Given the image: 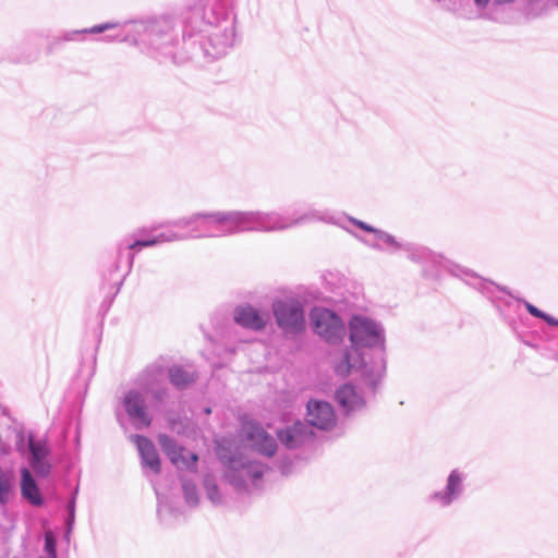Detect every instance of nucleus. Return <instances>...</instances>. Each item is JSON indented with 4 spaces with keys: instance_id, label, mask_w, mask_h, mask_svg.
I'll return each mask as SVG.
<instances>
[{
    "instance_id": "obj_1",
    "label": "nucleus",
    "mask_w": 558,
    "mask_h": 558,
    "mask_svg": "<svg viewBox=\"0 0 558 558\" xmlns=\"http://www.w3.org/2000/svg\"><path fill=\"white\" fill-rule=\"evenodd\" d=\"M272 312L278 326L286 332L296 333L304 329L303 310L296 300L287 299L274 302Z\"/></svg>"
},
{
    "instance_id": "obj_2",
    "label": "nucleus",
    "mask_w": 558,
    "mask_h": 558,
    "mask_svg": "<svg viewBox=\"0 0 558 558\" xmlns=\"http://www.w3.org/2000/svg\"><path fill=\"white\" fill-rule=\"evenodd\" d=\"M311 320L318 335L328 341H336L344 335V325L341 319L327 308H314Z\"/></svg>"
},
{
    "instance_id": "obj_3",
    "label": "nucleus",
    "mask_w": 558,
    "mask_h": 558,
    "mask_svg": "<svg viewBox=\"0 0 558 558\" xmlns=\"http://www.w3.org/2000/svg\"><path fill=\"white\" fill-rule=\"evenodd\" d=\"M242 435L253 448L266 456H272L277 449L272 436L253 421L243 422Z\"/></svg>"
},
{
    "instance_id": "obj_4",
    "label": "nucleus",
    "mask_w": 558,
    "mask_h": 558,
    "mask_svg": "<svg viewBox=\"0 0 558 558\" xmlns=\"http://www.w3.org/2000/svg\"><path fill=\"white\" fill-rule=\"evenodd\" d=\"M159 442L165 453L177 468L186 469L193 472L197 471L198 456L196 453H190L189 457L184 456L185 449L178 446L167 435H160Z\"/></svg>"
},
{
    "instance_id": "obj_5",
    "label": "nucleus",
    "mask_w": 558,
    "mask_h": 558,
    "mask_svg": "<svg viewBox=\"0 0 558 558\" xmlns=\"http://www.w3.org/2000/svg\"><path fill=\"white\" fill-rule=\"evenodd\" d=\"M307 421L317 428L329 429L336 425L337 418L330 403L311 400L307 403Z\"/></svg>"
},
{
    "instance_id": "obj_6",
    "label": "nucleus",
    "mask_w": 558,
    "mask_h": 558,
    "mask_svg": "<svg viewBox=\"0 0 558 558\" xmlns=\"http://www.w3.org/2000/svg\"><path fill=\"white\" fill-rule=\"evenodd\" d=\"M350 339L356 344H371L378 339L377 326L369 319L355 316L350 324Z\"/></svg>"
},
{
    "instance_id": "obj_7",
    "label": "nucleus",
    "mask_w": 558,
    "mask_h": 558,
    "mask_svg": "<svg viewBox=\"0 0 558 558\" xmlns=\"http://www.w3.org/2000/svg\"><path fill=\"white\" fill-rule=\"evenodd\" d=\"M28 448L31 451V466L39 476H47L50 473L51 464L49 462L50 450L43 440H36L32 436L28 438Z\"/></svg>"
},
{
    "instance_id": "obj_8",
    "label": "nucleus",
    "mask_w": 558,
    "mask_h": 558,
    "mask_svg": "<svg viewBox=\"0 0 558 558\" xmlns=\"http://www.w3.org/2000/svg\"><path fill=\"white\" fill-rule=\"evenodd\" d=\"M336 401L347 412H355L365 405L364 398L356 391L355 387L344 384L336 390Z\"/></svg>"
},
{
    "instance_id": "obj_9",
    "label": "nucleus",
    "mask_w": 558,
    "mask_h": 558,
    "mask_svg": "<svg viewBox=\"0 0 558 558\" xmlns=\"http://www.w3.org/2000/svg\"><path fill=\"white\" fill-rule=\"evenodd\" d=\"M234 319L243 327L260 330L266 326L268 317L267 315L260 314L254 307L247 305L236 308Z\"/></svg>"
},
{
    "instance_id": "obj_10",
    "label": "nucleus",
    "mask_w": 558,
    "mask_h": 558,
    "mask_svg": "<svg viewBox=\"0 0 558 558\" xmlns=\"http://www.w3.org/2000/svg\"><path fill=\"white\" fill-rule=\"evenodd\" d=\"M277 436L283 446L293 449L301 446L308 438V433L303 423L296 422L292 426L279 430Z\"/></svg>"
},
{
    "instance_id": "obj_11",
    "label": "nucleus",
    "mask_w": 558,
    "mask_h": 558,
    "mask_svg": "<svg viewBox=\"0 0 558 558\" xmlns=\"http://www.w3.org/2000/svg\"><path fill=\"white\" fill-rule=\"evenodd\" d=\"M21 494L32 505L40 506L43 504L39 488L27 468L21 470Z\"/></svg>"
},
{
    "instance_id": "obj_12",
    "label": "nucleus",
    "mask_w": 558,
    "mask_h": 558,
    "mask_svg": "<svg viewBox=\"0 0 558 558\" xmlns=\"http://www.w3.org/2000/svg\"><path fill=\"white\" fill-rule=\"evenodd\" d=\"M142 460H144L146 465L155 473L160 471V459L157 450L153 442L145 438H142Z\"/></svg>"
},
{
    "instance_id": "obj_13",
    "label": "nucleus",
    "mask_w": 558,
    "mask_h": 558,
    "mask_svg": "<svg viewBox=\"0 0 558 558\" xmlns=\"http://www.w3.org/2000/svg\"><path fill=\"white\" fill-rule=\"evenodd\" d=\"M169 376L171 383L178 388H185L186 386L193 384L196 379L194 373H189L181 367H172L169 371Z\"/></svg>"
},
{
    "instance_id": "obj_14",
    "label": "nucleus",
    "mask_w": 558,
    "mask_h": 558,
    "mask_svg": "<svg viewBox=\"0 0 558 558\" xmlns=\"http://www.w3.org/2000/svg\"><path fill=\"white\" fill-rule=\"evenodd\" d=\"M124 408L131 418L140 417V396L137 392H130L124 398Z\"/></svg>"
},
{
    "instance_id": "obj_15",
    "label": "nucleus",
    "mask_w": 558,
    "mask_h": 558,
    "mask_svg": "<svg viewBox=\"0 0 558 558\" xmlns=\"http://www.w3.org/2000/svg\"><path fill=\"white\" fill-rule=\"evenodd\" d=\"M13 486L12 474H7L0 471V504L4 505L9 500L10 493Z\"/></svg>"
},
{
    "instance_id": "obj_16",
    "label": "nucleus",
    "mask_w": 558,
    "mask_h": 558,
    "mask_svg": "<svg viewBox=\"0 0 558 558\" xmlns=\"http://www.w3.org/2000/svg\"><path fill=\"white\" fill-rule=\"evenodd\" d=\"M461 484V476L457 472L450 473L447 484V496L444 497V504H449L453 495L458 492Z\"/></svg>"
},
{
    "instance_id": "obj_17",
    "label": "nucleus",
    "mask_w": 558,
    "mask_h": 558,
    "mask_svg": "<svg viewBox=\"0 0 558 558\" xmlns=\"http://www.w3.org/2000/svg\"><path fill=\"white\" fill-rule=\"evenodd\" d=\"M45 549L51 558H57L56 541L51 532L45 534Z\"/></svg>"
},
{
    "instance_id": "obj_18",
    "label": "nucleus",
    "mask_w": 558,
    "mask_h": 558,
    "mask_svg": "<svg viewBox=\"0 0 558 558\" xmlns=\"http://www.w3.org/2000/svg\"><path fill=\"white\" fill-rule=\"evenodd\" d=\"M183 489L185 494V498L191 504H196L197 501V494H196V487L192 483H184Z\"/></svg>"
},
{
    "instance_id": "obj_19",
    "label": "nucleus",
    "mask_w": 558,
    "mask_h": 558,
    "mask_svg": "<svg viewBox=\"0 0 558 558\" xmlns=\"http://www.w3.org/2000/svg\"><path fill=\"white\" fill-rule=\"evenodd\" d=\"M526 308H527L529 313L535 317L544 319V317L546 315V313L542 312L541 310H538L536 306H534L532 304H527Z\"/></svg>"
},
{
    "instance_id": "obj_20",
    "label": "nucleus",
    "mask_w": 558,
    "mask_h": 558,
    "mask_svg": "<svg viewBox=\"0 0 558 558\" xmlns=\"http://www.w3.org/2000/svg\"><path fill=\"white\" fill-rule=\"evenodd\" d=\"M110 27L109 24L97 25L90 28V33H101Z\"/></svg>"
},
{
    "instance_id": "obj_21",
    "label": "nucleus",
    "mask_w": 558,
    "mask_h": 558,
    "mask_svg": "<svg viewBox=\"0 0 558 558\" xmlns=\"http://www.w3.org/2000/svg\"><path fill=\"white\" fill-rule=\"evenodd\" d=\"M544 320L550 326H558V319L548 314L545 315Z\"/></svg>"
},
{
    "instance_id": "obj_22",
    "label": "nucleus",
    "mask_w": 558,
    "mask_h": 558,
    "mask_svg": "<svg viewBox=\"0 0 558 558\" xmlns=\"http://www.w3.org/2000/svg\"><path fill=\"white\" fill-rule=\"evenodd\" d=\"M356 225H357L361 229H363V230H365V231H367V232H374V231H375V230H374V228H372L371 226L366 225L365 222L357 221V222H356Z\"/></svg>"
},
{
    "instance_id": "obj_23",
    "label": "nucleus",
    "mask_w": 558,
    "mask_h": 558,
    "mask_svg": "<svg viewBox=\"0 0 558 558\" xmlns=\"http://www.w3.org/2000/svg\"><path fill=\"white\" fill-rule=\"evenodd\" d=\"M155 242H156V241H151V242H150V241H143V240H142L141 245H142V246H147V245H151V244H154Z\"/></svg>"
},
{
    "instance_id": "obj_24",
    "label": "nucleus",
    "mask_w": 558,
    "mask_h": 558,
    "mask_svg": "<svg viewBox=\"0 0 558 558\" xmlns=\"http://www.w3.org/2000/svg\"><path fill=\"white\" fill-rule=\"evenodd\" d=\"M141 420H142V424H144V423L149 424V421H147V422L145 421V416L143 413H142Z\"/></svg>"
},
{
    "instance_id": "obj_25",
    "label": "nucleus",
    "mask_w": 558,
    "mask_h": 558,
    "mask_svg": "<svg viewBox=\"0 0 558 558\" xmlns=\"http://www.w3.org/2000/svg\"><path fill=\"white\" fill-rule=\"evenodd\" d=\"M138 244H140V242H138V241H135L133 244H131V246H130V247H131V248H133V247L137 246Z\"/></svg>"
},
{
    "instance_id": "obj_26",
    "label": "nucleus",
    "mask_w": 558,
    "mask_h": 558,
    "mask_svg": "<svg viewBox=\"0 0 558 558\" xmlns=\"http://www.w3.org/2000/svg\"><path fill=\"white\" fill-rule=\"evenodd\" d=\"M133 439L135 442H137L140 445V436H135Z\"/></svg>"
},
{
    "instance_id": "obj_27",
    "label": "nucleus",
    "mask_w": 558,
    "mask_h": 558,
    "mask_svg": "<svg viewBox=\"0 0 558 558\" xmlns=\"http://www.w3.org/2000/svg\"><path fill=\"white\" fill-rule=\"evenodd\" d=\"M477 3H486L488 0H475Z\"/></svg>"
}]
</instances>
